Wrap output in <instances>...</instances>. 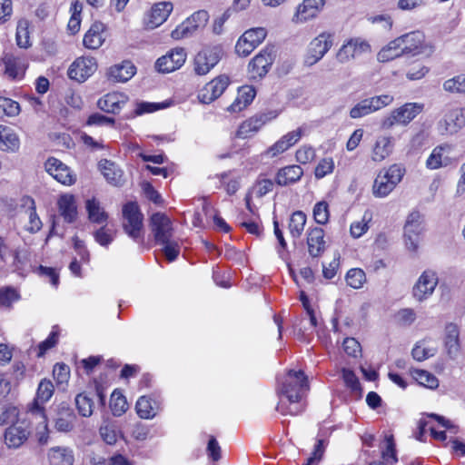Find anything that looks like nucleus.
Masks as SVG:
<instances>
[{"label": "nucleus", "mask_w": 465, "mask_h": 465, "mask_svg": "<svg viewBox=\"0 0 465 465\" xmlns=\"http://www.w3.org/2000/svg\"><path fill=\"white\" fill-rule=\"evenodd\" d=\"M150 228L154 241L162 246V251L169 262H173L180 254L181 246L173 239L174 228L171 219L163 213H155L150 218Z\"/></svg>", "instance_id": "nucleus-1"}, {"label": "nucleus", "mask_w": 465, "mask_h": 465, "mask_svg": "<svg viewBox=\"0 0 465 465\" xmlns=\"http://www.w3.org/2000/svg\"><path fill=\"white\" fill-rule=\"evenodd\" d=\"M405 168L394 163L379 172L372 184V194L376 198L387 197L401 182Z\"/></svg>", "instance_id": "nucleus-2"}, {"label": "nucleus", "mask_w": 465, "mask_h": 465, "mask_svg": "<svg viewBox=\"0 0 465 465\" xmlns=\"http://www.w3.org/2000/svg\"><path fill=\"white\" fill-rule=\"evenodd\" d=\"M308 387L307 377L302 371L290 370L280 383L279 393L294 404L299 402Z\"/></svg>", "instance_id": "nucleus-3"}, {"label": "nucleus", "mask_w": 465, "mask_h": 465, "mask_svg": "<svg viewBox=\"0 0 465 465\" xmlns=\"http://www.w3.org/2000/svg\"><path fill=\"white\" fill-rule=\"evenodd\" d=\"M423 108L424 105L420 103H406L392 110L390 114L383 119L381 126L384 129H391L394 125L405 126L420 114Z\"/></svg>", "instance_id": "nucleus-4"}, {"label": "nucleus", "mask_w": 465, "mask_h": 465, "mask_svg": "<svg viewBox=\"0 0 465 465\" xmlns=\"http://www.w3.org/2000/svg\"><path fill=\"white\" fill-rule=\"evenodd\" d=\"M393 45H399L402 54L415 56L430 53L431 48L425 44V36L420 31H413L394 39Z\"/></svg>", "instance_id": "nucleus-5"}, {"label": "nucleus", "mask_w": 465, "mask_h": 465, "mask_svg": "<svg viewBox=\"0 0 465 465\" xmlns=\"http://www.w3.org/2000/svg\"><path fill=\"white\" fill-rule=\"evenodd\" d=\"M429 420L420 422L421 432L430 431L431 436L438 440L444 441L447 439L446 430L456 434L458 427L450 420L438 414H429Z\"/></svg>", "instance_id": "nucleus-6"}, {"label": "nucleus", "mask_w": 465, "mask_h": 465, "mask_svg": "<svg viewBox=\"0 0 465 465\" xmlns=\"http://www.w3.org/2000/svg\"><path fill=\"white\" fill-rule=\"evenodd\" d=\"M163 410V398L159 392H152L140 396L135 403V411L139 418L153 420Z\"/></svg>", "instance_id": "nucleus-7"}, {"label": "nucleus", "mask_w": 465, "mask_h": 465, "mask_svg": "<svg viewBox=\"0 0 465 465\" xmlns=\"http://www.w3.org/2000/svg\"><path fill=\"white\" fill-rule=\"evenodd\" d=\"M208 19L209 15L207 11L199 10L194 12L190 17L172 31L171 36L175 40L190 37L197 31L204 28Z\"/></svg>", "instance_id": "nucleus-8"}, {"label": "nucleus", "mask_w": 465, "mask_h": 465, "mask_svg": "<svg viewBox=\"0 0 465 465\" xmlns=\"http://www.w3.org/2000/svg\"><path fill=\"white\" fill-rule=\"evenodd\" d=\"M123 226L124 232L134 241L142 237L143 214L135 203H128L123 208Z\"/></svg>", "instance_id": "nucleus-9"}, {"label": "nucleus", "mask_w": 465, "mask_h": 465, "mask_svg": "<svg viewBox=\"0 0 465 465\" xmlns=\"http://www.w3.org/2000/svg\"><path fill=\"white\" fill-rule=\"evenodd\" d=\"M267 35V31L263 27L251 28L243 33L239 38L235 50L241 56H248Z\"/></svg>", "instance_id": "nucleus-10"}, {"label": "nucleus", "mask_w": 465, "mask_h": 465, "mask_svg": "<svg viewBox=\"0 0 465 465\" xmlns=\"http://www.w3.org/2000/svg\"><path fill=\"white\" fill-rule=\"evenodd\" d=\"M223 49L221 46L207 47L199 52L194 58V71L198 75L210 72L221 60Z\"/></svg>", "instance_id": "nucleus-11"}, {"label": "nucleus", "mask_w": 465, "mask_h": 465, "mask_svg": "<svg viewBox=\"0 0 465 465\" xmlns=\"http://www.w3.org/2000/svg\"><path fill=\"white\" fill-rule=\"evenodd\" d=\"M223 49L221 46L207 47L199 52L194 58V71L198 75L210 72L221 60Z\"/></svg>", "instance_id": "nucleus-12"}, {"label": "nucleus", "mask_w": 465, "mask_h": 465, "mask_svg": "<svg viewBox=\"0 0 465 465\" xmlns=\"http://www.w3.org/2000/svg\"><path fill=\"white\" fill-rule=\"evenodd\" d=\"M465 126V108H454L448 111L437 124L438 131L442 135L457 134Z\"/></svg>", "instance_id": "nucleus-13"}, {"label": "nucleus", "mask_w": 465, "mask_h": 465, "mask_svg": "<svg viewBox=\"0 0 465 465\" xmlns=\"http://www.w3.org/2000/svg\"><path fill=\"white\" fill-rule=\"evenodd\" d=\"M438 282L439 279L436 272L425 270L412 288L413 297L419 302L426 301L434 292Z\"/></svg>", "instance_id": "nucleus-14"}, {"label": "nucleus", "mask_w": 465, "mask_h": 465, "mask_svg": "<svg viewBox=\"0 0 465 465\" xmlns=\"http://www.w3.org/2000/svg\"><path fill=\"white\" fill-rule=\"evenodd\" d=\"M333 44V35L322 33L314 38L309 45L305 63L309 65L316 64L330 50Z\"/></svg>", "instance_id": "nucleus-15"}, {"label": "nucleus", "mask_w": 465, "mask_h": 465, "mask_svg": "<svg viewBox=\"0 0 465 465\" xmlns=\"http://www.w3.org/2000/svg\"><path fill=\"white\" fill-rule=\"evenodd\" d=\"M277 113L269 112L250 117L241 124L237 130V137L246 139L253 136L263 125L277 117Z\"/></svg>", "instance_id": "nucleus-16"}, {"label": "nucleus", "mask_w": 465, "mask_h": 465, "mask_svg": "<svg viewBox=\"0 0 465 465\" xmlns=\"http://www.w3.org/2000/svg\"><path fill=\"white\" fill-rule=\"evenodd\" d=\"M97 69L96 60L91 56L77 58L68 69V76L78 83L84 82Z\"/></svg>", "instance_id": "nucleus-17"}, {"label": "nucleus", "mask_w": 465, "mask_h": 465, "mask_svg": "<svg viewBox=\"0 0 465 465\" xmlns=\"http://www.w3.org/2000/svg\"><path fill=\"white\" fill-rule=\"evenodd\" d=\"M45 168L50 175L64 185H72L76 181V176L70 168L54 157L46 160Z\"/></svg>", "instance_id": "nucleus-18"}, {"label": "nucleus", "mask_w": 465, "mask_h": 465, "mask_svg": "<svg viewBox=\"0 0 465 465\" xmlns=\"http://www.w3.org/2000/svg\"><path fill=\"white\" fill-rule=\"evenodd\" d=\"M186 52L183 48H174L155 62V69L160 73L173 72L185 63Z\"/></svg>", "instance_id": "nucleus-19"}, {"label": "nucleus", "mask_w": 465, "mask_h": 465, "mask_svg": "<svg viewBox=\"0 0 465 465\" xmlns=\"http://www.w3.org/2000/svg\"><path fill=\"white\" fill-rule=\"evenodd\" d=\"M371 51L369 43L361 38H351L339 49L336 57L341 63H347L362 54Z\"/></svg>", "instance_id": "nucleus-20"}, {"label": "nucleus", "mask_w": 465, "mask_h": 465, "mask_svg": "<svg viewBox=\"0 0 465 465\" xmlns=\"http://www.w3.org/2000/svg\"><path fill=\"white\" fill-rule=\"evenodd\" d=\"M453 151V145L448 143H441L433 148L426 160L425 165L429 170H437L447 167L452 163L450 153Z\"/></svg>", "instance_id": "nucleus-21"}, {"label": "nucleus", "mask_w": 465, "mask_h": 465, "mask_svg": "<svg viewBox=\"0 0 465 465\" xmlns=\"http://www.w3.org/2000/svg\"><path fill=\"white\" fill-rule=\"evenodd\" d=\"M173 9L171 2H159L154 4L144 18L147 29H154L163 24Z\"/></svg>", "instance_id": "nucleus-22"}, {"label": "nucleus", "mask_w": 465, "mask_h": 465, "mask_svg": "<svg viewBox=\"0 0 465 465\" xmlns=\"http://www.w3.org/2000/svg\"><path fill=\"white\" fill-rule=\"evenodd\" d=\"M272 62V50L269 48L262 50L249 64L250 77L257 79L264 76L268 73Z\"/></svg>", "instance_id": "nucleus-23"}, {"label": "nucleus", "mask_w": 465, "mask_h": 465, "mask_svg": "<svg viewBox=\"0 0 465 465\" xmlns=\"http://www.w3.org/2000/svg\"><path fill=\"white\" fill-rule=\"evenodd\" d=\"M54 391V387L52 381L46 379L42 380L38 384L36 396L29 408V412L33 416L43 417V413H45L44 404L52 398Z\"/></svg>", "instance_id": "nucleus-24"}, {"label": "nucleus", "mask_w": 465, "mask_h": 465, "mask_svg": "<svg viewBox=\"0 0 465 465\" xmlns=\"http://www.w3.org/2000/svg\"><path fill=\"white\" fill-rule=\"evenodd\" d=\"M2 62L5 64V74L12 79H21L27 68V61L24 55L13 53H4Z\"/></svg>", "instance_id": "nucleus-25"}, {"label": "nucleus", "mask_w": 465, "mask_h": 465, "mask_svg": "<svg viewBox=\"0 0 465 465\" xmlns=\"http://www.w3.org/2000/svg\"><path fill=\"white\" fill-rule=\"evenodd\" d=\"M302 136V128H298L292 132L287 133L271 145L263 154L267 157L273 158L277 155L286 152L289 148L296 144Z\"/></svg>", "instance_id": "nucleus-26"}, {"label": "nucleus", "mask_w": 465, "mask_h": 465, "mask_svg": "<svg viewBox=\"0 0 465 465\" xmlns=\"http://www.w3.org/2000/svg\"><path fill=\"white\" fill-rule=\"evenodd\" d=\"M325 0H303L297 7L292 18L295 23H305L315 18L322 10Z\"/></svg>", "instance_id": "nucleus-27"}, {"label": "nucleus", "mask_w": 465, "mask_h": 465, "mask_svg": "<svg viewBox=\"0 0 465 465\" xmlns=\"http://www.w3.org/2000/svg\"><path fill=\"white\" fill-rule=\"evenodd\" d=\"M136 73L135 66L130 61L111 66L106 73L107 79L112 83H125Z\"/></svg>", "instance_id": "nucleus-28"}, {"label": "nucleus", "mask_w": 465, "mask_h": 465, "mask_svg": "<svg viewBox=\"0 0 465 465\" xmlns=\"http://www.w3.org/2000/svg\"><path fill=\"white\" fill-rule=\"evenodd\" d=\"M127 100L128 97L124 94L113 91L100 98L97 102V105L101 110L106 113L116 114L126 104Z\"/></svg>", "instance_id": "nucleus-29"}, {"label": "nucleus", "mask_w": 465, "mask_h": 465, "mask_svg": "<svg viewBox=\"0 0 465 465\" xmlns=\"http://www.w3.org/2000/svg\"><path fill=\"white\" fill-rule=\"evenodd\" d=\"M393 148L394 139L391 136H379L372 146L371 158L373 162L381 163L391 155Z\"/></svg>", "instance_id": "nucleus-30"}, {"label": "nucleus", "mask_w": 465, "mask_h": 465, "mask_svg": "<svg viewBox=\"0 0 465 465\" xmlns=\"http://www.w3.org/2000/svg\"><path fill=\"white\" fill-rule=\"evenodd\" d=\"M104 30L105 25L102 22H94L84 36V47L92 50L101 47L105 41Z\"/></svg>", "instance_id": "nucleus-31"}, {"label": "nucleus", "mask_w": 465, "mask_h": 465, "mask_svg": "<svg viewBox=\"0 0 465 465\" xmlns=\"http://www.w3.org/2000/svg\"><path fill=\"white\" fill-rule=\"evenodd\" d=\"M29 430L23 423L10 426L5 433V441L9 448H19L27 440Z\"/></svg>", "instance_id": "nucleus-32"}, {"label": "nucleus", "mask_w": 465, "mask_h": 465, "mask_svg": "<svg viewBox=\"0 0 465 465\" xmlns=\"http://www.w3.org/2000/svg\"><path fill=\"white\" fill-rule=\"evenodd\" d=\"M308 252L312 257H319L325 250L324 231L321 227H313L308 230L307 235Z\"/></svg>", "instance_id": "nucleus-33"}, {"label": "nucleus", "mask_w": 465, "mask_h": 465, "mask_svg": "<svg viewBox=\"0 0 465 465\" xmlns=\"http://www.w3.org/2000/svg\"><path fill=\"white\" fill-rule=\"evenodd\" d=\"M20 144L17 133L9 126L0 124V150L6 153H16Z\"/></svg>", "instance_id": "nucleus-34"}, {"label": "nucleus", "mask_w": 465, "mask_h": 465, "mask_svg": "<svg viewBox=\"0 0 465 465\" xmlns=\"http://www.w3.org/2000/svg\"><path fill=\"white\" fill-rule=\"evenodd\" d=\"M58 210L61 216L67 223H74L78 215L75 198L73 194L65 193L57 201Z\"/></svg>", "instance_id": "nucleus-35"}, {"label": "nucleus", "mask_w": 465, "mask_h": 465, "mask_svg": "<svg viewBox=\"0 0 465 465\" xmlns=\"http://www.w3.org/2000/svg\"><path fill=\"white\" fill-rule=\"evenodd\" d=\"M47 458L51 465H74V450L65 446L51 448L47 452Z\"/></svg>", "instance_id": "nucleus-36"}, {"label": "nucleus", "mask_w": 465, "mask_h": 465, "mask_svg": "<svg viewBox=\"0 0 465 465\" xmlns=\"http://www.w3.org/2000/svg\"><path fill=\"white\" fill-rule=\"evenodd\" d=\"M98 165L101 173L109 183L114 186L121 184L123 172L114 163L104 159L99 162Z\"/></svg>", "instance_id": "nucleus-37"}, {"label": "nucleus", "mask_w": 465, "mask_h": 465, "mask_svg": "<svg viewBox=\"0 0 465 465\" xmlns=\"http://www.w3.org/2000/svg\"><path fill=\"white\" fill-rule=\"evenodd\" d=\"M303 174V170L299 165H289L282 168L276 174V183L285 186L296 183Z\"/></svg>", "instance_id": "nucleus-38"}, {"label": "nucleus", "mask_w": 465, "mask_h": 465, "mask_svg": "<svg viewBox=\"0 0 465 465\" xmlns=\"http://www.w3.org/2000/svg\"><path fill=\"white\" fill-rule=\"evenodd\" d=\"M173 104L174 102L173 100H166L162 103L139 102L135 104L134 112L128 116V118L152 114L158 110L167 108Z\"/></svg>", "instance_id": "nucleus-39"}, {"label": "nucleus", "mask_w": 465, "mask_h": 465, "mask_svg": "<svg viewBox=\"0 0 465 465\" xmlns=\"http://www.w3.org/2000/svg\"><path fill=\"white\" fill-rule=\"evenodd\" d=\"M85 208L91 223L97 224L106 223L108 215L95 198L88 199L85 203Z\"/></svg>", "instance_id": "nucleus-40"}, {"label": "nucleus", "mask_w": 465, "mask_h": 465, "mask_svg": "<svg viewBox=\"0 0 465 465\" xmlns=\"http://www.w3.org/2000/svg\"><path fill=\"white\" fill-rule=\"evenodd\" d=\"M256 89H238L233 103L228 107L230 112H241L245 109L255 98Z\"/></svg>", "instance_id": "nucleus-41"}, {"label": "nucleus", "mask_w": 465, "mask_h": 465, "mask_svg": "<svg viewBox=\"0 0 465 465\" xmlns=\"http://www.w3.org/2000/svg\"><path fill=\"white\" fill-rule=\"evenodd\" d=\"M76 416L70 409H63L55 419L54 427L60 432H70L74 430Z\"/></svg>", "instance_id": "nucleus-42"}, {"label": "nucleus", "mask_w": 465, "mask_h": 465, "mask_svg": "<svg viewBox=\"0 0 465 465\" xmlns=\"http://www.w3.org/2000/svg\"><path fill=\"white\" fill-rule=\"evenodd\" d=\"M99 434L106 444L114 445L121 435V431L114 421L104 420L99 428Z\"/></svg>", "instance_id": "nucleus-43"}, {"label": "nucleus", "mask_w": 465, "mask_h": 465, "mask_svg": "<svg viewBox=\"0 0 465 465\" xmlns=\"http://www.w3.org/2000/svg\"><path fill=\"white\" fill-rule=\"evenodd\" d=\"M411 377L421 386L428 389H436L439 386L438 378L428 371L420 369H411L410 371Z\"/></svg>", "instance_id": "nucleus-44"}, {"label": "nucleus", "mask_w": 465, "mask_h": 465, "mask_svg": "<svg viewBox=\"0 0 465 465\" xmlns=\"http://www.w3.org/2000/svg\"><path fill=\"white\" fill-rule=\"evenodd\" d=\"M436 351V346H434L430 341L422 340L415 344L411 354L414 360L422 361L434 356Z\"/></svg>", "instance_id": "nucleus-45"}, {"label": "nucleus", "mask_w": 465, "mask_h": 465, "mask_svg": "<svg viewBox=\"0 0 465 465\" xmlns=\"http://www.w3.org/2000/svg\"><path fill=\"white\" fill-rule=\"evenodd\" d=\"M75 405L79 414L83 417H90L94 413V397L89 393L82 392L75 397Z\"/></svg>", "instance_id": "nucleus-46"}, {"label": "nucleus", "mask_w": 465, "mask_h": 465, "mask_svg": "<svg viewBox=\"0 0 465 465\" xmlns=\"http://www.w3.org/2000/svg\"><path fill=\"white\" fill-rule=\"evenodd\" d=\"M306 215L302 211L294 212L290 219L289 229L292 237L299 238L306 224Z\"/></svg>", "instance_id": "nucleus-47"}, {"label": "nucleus", "mask_w": 465, "mask_h": 465, "mask_svg": "<svg viewBox=\"0 0 465 465\" xmlns=\"http://www.w3.org/2000/svg\"><path fill=\"white\" fill-rule=\"evenodd\" d=\"M381 457L387 464H393L397 461L395 444L392 435H386L381 443Z\"/></svg>", "instance_id": "nucleus-48"}, {"label": "nucleus", "mask_w": 465, "mask_h": 465, "mask_svg": "<svg viewBox=\"0 0 465 465\" xmlns=\"http://www.w3.org/2000/svg\"><path fill=\"white\" fill-rule=\"evenodd\" d=\"M424 231L423 221L419 212L411 213L406 220L404 232L422 234Z\"/></svg>", "instance_id": "nucleus-49"}, {"label": "nucleus", "mask_w": 465, "mask_h": 465, "mask_svg": "<svg viewBox=\"0 0 465 465\" xmlns=\"http://www.w3.org/2000/svg\"><path fill=\"white\" fill-rule=\"evenodd\" d=\"M218 177L229 195L234 194L239 190L241 185L240 176H236L231 172H228L219 174Z\"/></svg>", "instance_id": "nucleus-50"}, {"label": "nucleus", "mask_w": 465, "mask_h": 465, "mask_svg": "<svg viewBox=\"0 0 465 465\" xmlns=\"http://www.w3.org/2000/svg\"><path fill=\"white\" fill-rule=\"evenodd\" d=\"M29 206H28V223L25 225V230L31 233H35L39 232L43 226L42 221L36 213L35 201L33 199H28Z\"/></svg>", "instance_id": "nucleus-51"}, {"label": "nucleus", "mask_w": 465, "mask_h": 465, "mask_svg": "<svg viewBox=\"0 0 465 465\" xmlns=\"http://www.w3.org/2000/svg\"><path fill=\"white\" fill-rule=\"evenodd\" d=\"M110 408L115 417L123 415L127 411L125 397L118 391H114L111 395Z\"/></svg>", "instance_id": "nucleus-52"}, {"label": "nucleus", "mask_w": 465, "mask_h": 465, "mask_svg": "<svg viewBox=\"0 0 465 465\" xmlns=\"http://www.w3.org/2000/svg\"><path fill=\"white\" fill-rule=\"evenodd\" d=\"M28 25L27 20H20L17 24L15 40L20 48L31 46Z\"/></svg>", "instance_id": "nucleus-53"}, {"label": "nucleus", "mask_w": 465, "mask_h": 465, "mask_svg": "<svg viewBox=\"0 0 465 465\" xmlns=\"http://www.w3.org/2000/svg\"><path fill=\"white\" fill-rule=\"evenodd\" d=\"M371 220V215L369 213H365L361 221L353 222L351 224L350 232L353 238H360L369 229V223Z\"/></svg>", "instance_id": "nucleus-54"}, {"label": "nucleus", "mask_w": 465, "mask_h": 465, "mask_svg": "<svg viewBox=\"0 0 465 465\" xmlns=\"http://www.w3.org/2000/svg\"><path fill=\"white\" fill-rule=\"evenodd\" d=\"M394 40L391 41L387 46L383 47L379 53H378V60L380 62H387L390 60H392L394 58H397L401 55H403L399 45H393Z\"/></svg>", "instance_id": "nucleus-55"}, {"label": "nucleus", "mask_w": 465, "mask_h": 465, "mask_svg": "<svg viewBox=\"0 0 465 465\" xmlns=\"http://www.w3.org/2000/svg\"><path fill=\"white\" fill-rule=\"evenodd\" d=\"M20 112L19 104L6 97H0V117L15 116Z\"/></svg>", "instance_id": "nucleus-56"}, {"label": "nucleus", "mask_w": 465, "mask_h": 465, "mask_svg": "<svg viewBox=\"0 0 465 465\" xmlns=\"http://www.w3.org/2000/svg\"><path fill=\"white\" fill-rule=\"evenodd\" d=\"M365 280V272L359 268L351 269L346 274L347 284L354 289L361 288L363 285Z\"/></svg>", "instance_id": "nucleus-57"}, {"label": "nucleus", "mask_w": 465, "mask_h": 465, "mask_svg": "<svg viewBox=\"0 0 465 465\" xmlns=\"http://www.w3.org/2000/svg\"><path fill=\"white\" fill-rule=\"evenodd\" d=\"M313 218L319 224H326L330 218L329 205L325 201L318 202L313 207Z\"/></svg>", "instance_id": "nucleus-58"}, {"label": "nucleus", "mask_w": 465, "mask_h": 465, "mask_svg": "<svg viewBox=\"0 0 465 465\" xmlns=\"http://www.w3.org/2000/svg\"><path fill=\"white\" fill-rule=\"evenodd\" d=\"M20 300V294L16 289L13 287L0 288V305L11 307L13 302Z\"/></svg>", "instance_id": "nucleus-59"}, {"label": "nucleus", "mask_w": 465, "mask_h": 465, "mask_svg": "<svg viewBox=\"0 0 465 465\" xmlns=\"http://www.w3.org/2000/svg\"><path fill=\"white\" fill-rule=\"evenodd\" d=\"M334 161L331 157L322 159L315 167L314 175L317 179H322L331 173L334 170Z\"/></svg>", "instance_id": "nucleus-60"}, {"label": "nucleus", "mask_w": 465, "mask_h": 465, "mask_svg": "<svg viewBox=\"0 0 465 465\" xmlns=\"http://www.w3.org/2000/svg\"><path fill=\"white\" fill-rule=\"evenodd\" d=\"M38 420V427L36 428V437L40 444H46L49 438V430L47 425V418L45 413L43 417L34 416Z\"/></svg>", "instance_id": "nucleus-61"}, {"label": "nucleus", "mask_w": 465, "mask_h": 465, "mask_svg": "<svg viewBox=\"0 0 465 465\" xmlns=\"http://www.w3.org/2000/svg\"><path fill=\"white\" fill-rule=\"evenodd\" d=\"M58 339H59V332L57 330H55L54 328H53L52 331L50 332V334L48 335V337L43 341L42 342L39 343L38 345V354L37 356L38 357H42L45 355V353L52 349L53 347H54L56 345V343L58 342Z\"/></svg>", "instance_id": "nucleus-62"}, {"label": "nucleus", "mask_w": 465, "mask_h": 465, "mask_svg": "<svg viewBox=\"0 0 465 465\" xmlns=\"http://www.w3.org/2000/svg\"><path fill=\"white\" fill-rule=\"evenodd\" d=\"M224 89H198L197 98L200 103L208 104L223 94Z\"/></svg>", "instance_id": "nucleus-63"}, {"label": "nucleus", "mask_w": 465, "mask_h": 465, "mask_svg": "<svg viewBox=\"0 0 465 465\" xmlns=\"http://www.w3.org/2000/svg\"><path fill=\"white\" fill-rule=\"evenodd\" d=\"M372 112L378 111L393 101V97L389 94H381L366 99Z\"/></svg>", "instance_id": "nucleus-64"}]
</instances>
